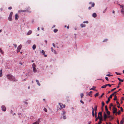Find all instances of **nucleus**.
<instances>
[{
  "instance_id": "13",
  "label": "nucleus",
  "mask_w": 124,
  "mask_h": 124,
  "mask_svg": "<svg viewBox=\"0 0 124 124\" xmlns=\"http://www.w3.org/2000/svg\"><path fill=\"white\" fill-rule=\"evenodd\" d=\"M32 33V31L31 30H29L27 33V35H29L31 34Z\"/></svg>"
},
{
  "instance_id": "59",
  "label": "nucleus",
  "mask_w": 124,
  "mask_h": 124,
  "mask_svg": "<svg viewBox=\"0 0 124 124\" xmlns=\"http://www.w3.org/2000/svg\"><path fill=\"white\" fill-rule=\"evenodd\" d=\"M36 82H37V83H38L39 82V81L38 80H36Z\"/></svg>"
},
{
  "instance_id": "48",
  "label": "nucleus",
  "mask_w": 124,
  "mask_h": 124,
  "mask_svg": "<svg viewBox=\"0 0 124 124\" xmlns=\"http://www.w3.org/2000/svg\"><path fill=\"white\" fill-rule=\"evenodd\" d=\"M116 95H115V98L114 99V100H116Z\"/></svg>"
},
{
  "instance_id": "49",
  "label": "nucleus",
  "mask_w": 124,
  "mask_h": 124,
  "mask_svg": "<svg viewBox=\"0 0 124 124\" xmlns=\"http://www.w3.org/2000/svg\"><path fill=\"white\" fill-rule=\"evenodd\" d=\"M92 91H90V92L89 93V95H90V94H91V93H92Z\"/></svg>"
},
{
  "instance_id": "30",
  "label": "nucleus",
  "mask_w": 124,
  "mask_h": 124,
  "mask_svg": "<svg viewBox=\"0 0 124 124\" xmlns=\"http://www.w3.org/2000/svg\"><path fill=\"white\" fill-rule=\"evenodd\" d=\"M115 73H116V74L117 75H121V74L120 73H117V72H115Z\"/></svg>"
},
{
  "instance_id": "23",
  "label": "nucleus",
  "mask_w": 124,
  "mask_h": 124,
  "mask_svg": "<svg viewBox=\"0 0 124 124\" xmlns=\"http://www.w3.org/2000/svg\"><path fill=\"white\" fill-rule=\"evenodd\" d=\"M99 95V94L98 93H96L95 94V95H94L95 97H96L97 96H98Z\"/></svg>"
},
{
  "instance_id": "21",
  "label": "nucleus",
  "mask_w": 124,
  "mask_h": 124,
  "mask_svg": "<svg viewBox=\"0 0 124 124\" xmlns=\"http://www.w3.org/2000/svg\"><path fill=\"white\" fill-rule=\"evenodd\" d=\"M106 86H107V85H103L101 87V88H105Z\"/></svg>"
},
{
  "instance_id": "41",
  "label": "nucleus",
  "mask_w": 124,
  "mask_h": 124,
  "mask_svg": "<svg viewBox=\"0 0 124 124\" xmlns=\"http://www.w3.org/2000/svg\"><path fill=\"white\" fill-rule=\"evenodd\" d=\"M120 109H121V111H122V112H123V109L122 108V107H120Z\"/></svg>"
},
{
  "instance_id": "5",
  "label": "nucleus",
  "mask_w": 124,
  "mask_h": 124,
  "mask_svg": "<svg viewBox=\"0 0 124 124\" xmlns=\"http://www.w3.org/2000/svg\"><path fill=\"white\" fill-rule=\"evenodd\" d=\"M117 108H116L114 107L113 110V114H114L115 113L117 112Z\"/></svg>"
},
{
  "instance_id": "7",
  "label": "nucleus",
  "mask_w": 124,
  "mask_h": 124,
  "mask_svg": "<svg viewBox=\"0 0 124 124\" xmlns=\"http://www.w3.org/2000/svg\"><path fill=\"white\" fill-rule=\"evenodd\" d=\"M118 92H114L112 94H111V95H110L109 97H108L109 98V99L112 98V96L114 95L115 94L117 93Z\"/></svg>"
},
{
  "instance_id": "56",
  "label": "nucleus",
  "mask_w": 124,
  "mask_h": 124,
  "mask_svg": "<svg viewBox=\"0 0 124 124\" xmlns=\"http://www.w3.org/2000/svg\"><path fill=\"white\" fill-rule=\"evenodd\" d=\"M53 46L54 47H55V44H54V43H53Z\"/></svg>"
},
{
  "instance_id": "11",
  "label": "nucleus",
  "mask_w": 124,
  "mask_h": 124,
  "mask_svg": "<svg viewBox=\"0 0 124 124\" xmlns=\"http://www.w3.org/2000/svg\"><path fill=\"white\" fill-rule=\"evenodd\" d=\"M102 117V113L101 112H100L98 114V117Z\"/></svg>"
},
{
  "instance_id": "37",
  "label": "nucleus",
  "mask_w": 124,
  "mask_h": 124,
  "mask_svg": "<svg viewBox=\"0 0 124 124\" xmlns=\"http://www.w3.org/2000/svg\"><path fill=\"white\" fill-rule=\"evenodd\" d=\"M25 11H26L24 10H20V11H19V12H25Z\"/></svg>"
},
{
  "instance_id": "14",
  "label": "nucleus",
  "mask_w": 124,
  "mask_h": 124,
  "mask_svg": "<svg viewBox=\"0 0 124 124\" xmlns=\"http://www.w3.org/2000/svg\"><path fill=\"white\" fill-rule=\"evenodd\" d=\"M19 17L18 16L17 14H16L15 16V19L16 20H17Z\"/></svg>"
},
{
  "instance_id": "52",
  "label": "nucleus",
  "mask_w": 124,
  "mask_h": 124,
  "mask_svg": "<svg viewBox=\"0 0 124 124\" xmlns=\"http://www.w3.org/2000/svg\"><path fill=\"white\" fill-rule=\"evenodd\" d=\"M105 79H106V80H107V81H108V77H105Z\"/></svg>"
},
{
  "instance_id": "19",
  "label": "nucleus",
  "mask_w": 124,
  "mask_h": 124,
  "mask_svg": "<svg viewBox=\"0 0 124 124\" xmlns=\"http://www.w3.org/2000/svg\"><path fill=\"white\" fill-rule=\"evenodd\" d=\"M93 16L94 17H95L96 16V14L95 13H94L93 14Z\"/></svg>"
},
{
  "instance_id": "26",
  "label": "nucleus",
  "mask_w": 124,
  "mask_h": 124,
  "mask_svg": "<svg viewBox=\"0 0 124 124\" xmlns=\"http://www.w3.org/2000/svg\"><path fill=\"white\" fill-rule=\"evenodd\" d=\"M118 80L120 82H123V80H122L120 78H118Z\"/></svg>"
},
{
  "instance_id": "39",
  "label": "nucleus",
  "mask_w": 124,
  "mask_h": 124,
  "mask_svg": "<svg viewBox=\"0 0 124 124\" xmlns=\"http://www.w3.org/2000/svg\"><path fill=\"white\" fill-rule=\"evenodd\" d=\"M102 106H103L104 105V103L103 102H102Z\"/></svg>"
},
{
  "instance_id": "43",
  "label": "nucleus",
  "mask_w": 124,
  "mask_h": 124,
  "mask_svg": "<svg viewBox=\"0 0 124 124\" xmlns=\"http://www.w3.org/2000/svg\"><path fill=\"white\" fill-rule=\"evenodd\" d=\"M101 123V121H99L97 124H100Z\"/></svg>"
},
{
  "instance_id": "42",
  "label": "nucleus",
  "mask_w": 124,
  "mask_h": 124,
  "mask_svg": "<svg viewBox=\"0 0 124 124\" xmlns=\"http://www.w3.org/2000/svg\"><path fill=\"white\" fill-rule=\"evenodd\" d=\"M117 113L118 115H119L120 113V111L119 110V111Z\"/></svg>"
},
{
  "instance_id": "4",
  "label": "nucleus",
  "mask_w": 124,
  "mask_h": 124,
  "mask_svg": "<svg viewBox=\"0 0 124 124\" xmlns=\"http://www.w3.org/2000/svg\"><path fill=\"white\" fill-rule=\"evenodd\" d=\"M120 5V6L121 8H122V9L121 11L122 13L124 15V6L123 5Z\"/></svg>"
},
{
  "instance_id": "62",
  "label": "nucleus",
  "mask_w": 124,
  "mask_h": 124,
  "mask_svg": "<svg viewBox=\"0 0 124 124\" xmlns=\"http://www.w3.org/2000/svg\"><path fill=\"white\" fill-rule=\"evenodd\" d=\"M44 56L45 57H46L47 56V55H46V54H44Z\"/></svg>"
},
{
  "instance_id": "36",
  "label": "nucleus",
  "mask_w": 124,
  "mask_h": 124,
  "mask_svg": "<svg viewBox=\"0 0 124 124\" xmlns=\"http://www.w3.org/2000/svg\"><path fill=\"white\" fill-rule=\"evenodd\" d=\"M107 85V86H108L109 87H110L111 86V85L109 84H106Z\"/></svg>"
},
{
  "instance_id": "16",
  "label": "nucleus",
  "mask_w": 124,
  "mask_h": 124,
  "mask_svg": "<svg viewBox=\"0 0 124 124\" xmlns=\"http://www.w3.org/2000/svg\"><path fill=\"white\" fill-rule=\"evenodd\" d=\"M51 49L52 51V52H54V53L55 54H57L56 52V51H55V50H54V51L52 47H51Z\"/></svg>"
},
{
  "instance_id": "9",
  "label": "nucleus",
  "mask_w": 124,
  "mask_h": 124,
  "mask_svg": "<svg viewBox=\"0 0 124 124\" xmlns=\"http://www.w3.org/2000/svg\"><path fill=\"white\" fill-rule=\"evenodd\" d=\"M40 119H38L37 121L33 123V124H39L40 122Z\"/></svg>"
},
{
  "instance_id": "22",
  "label": "nucleus",
  "mask_w": 124,
  "mask_h": 124,
  "mask_svg": "<svg viewBox=\"0 0 124 124\" xmlns=\"http://www.w3.org/2000/svg\"><path fill=\"white\" fill-rule=\"evenodd\" d=\"M107 112V115H109L110 114V112L109 111H108V110L106 111Z\"/></svg>"
},
{
  "instance_id": "46",
  "label": "nucleus",
  "mask_w": 124,
  "mask_h": 124,
  "mask_svg": "<svg viewBox=\"0 0 124 124\" xmlns=\"http://www.w3.org/2000/svg\"><path fill=\"white\" fill-rule=\"evenodd\" d=\"M44 111L46 112L47 111V109L45 108H44Z\"/></svg>"
},
{
  "instance_id": "45",
  "label": "nucleus",
  "mask_w": 124,
  "mask_h": 124,
  "mask_svg": "<svg viewBox=\"0 0 124 124\" xmlns=\"http://www.w3.org/2000/svg\"><path fill=\"white\" fill-rule=\"evenodd\" d=\"M14 45V46L15 48H16L17 47V45L16 44H13Z\"/></svg>"
},
{
  "instance_id": "2",
  "label": "nucleus",
  "mask_w": 124,
  "mask_h": 124,
  "mask_svg": "<svg viewBox=\"0 0 124 124\" xmlns=\"http://www.w3.org/2000/svg\"><path fill=\"white\" fill-rule=\"evenodd\" d=\"M32 68H33V71L34 72H36L37 70L36 69V66L35 63H33L32 65Z\"/></svg>"
},
{
  "instance_id": "34",
  "label": "nucleus",
  "mask_w": 124,
  "mask_h": 124,
  "mask_svg": "<svg viewBox=\"0 0 124 124\" xmlns=\"http://www.w3.org/2000/svg\"><path fill=\"white\" fill-rule=\"evenodd\" d=\"M116 89V88H115L114 89H113L111 90V92L113 91H114V90H115Z\"/></svg>"
},
{
  "instance_id": "50",
  "label": "nucleus",
  "mask_w": 124,
  "mask_h": 124,
  "mask_svg": "<svg viewBox=\"0 0 124 124\" xmlns=\"http://www.w3.org/2000/svg\"><path fill=\"white\" fill-rule=\"evenodd\" d=\"M117 107L118 108H120V104L119 103H118V105H117Z\"/></svg>"
},
{
  "instance_id": "31",
  "label": "nucleus",
  "mask_w": 124,
  "mask_h": 124,
  "mask_svg": "<svg viewBox=\"0 0 124 124\" xmlns=\"http://www.w3.org/2000/svg\"><path fill=\"white\" fill-rule=\"evenodd\" d=\"M80 96L81 98H82L84 96V94L83 93H81L80 94Z\"/></svg>"
},
{
  "instance_id": "24",
  "label": "nucleus",
  "mask_w": 124,
  "mask_h": 124,
  "mask_svg": "<svg viewBox=\"0 0 124 124\" xmlns=\"http://www.w3.org/2000/svg\"><path fill=\"white\" fill-rule=\"evenodd\" d=\"M110 101V99H109V98H108V100L106 101V103H107L108 104V103Z\"/></svg>"
},
{
  "instance_id": "25",
  "label": "nucleus",
  "mask_w": 124,
  "mask_h": 124,
  "mask_svg": "<svg viewBox=\"0 0 124 124\" xmlns=\"http://www.w3.org/2000/svg\"><path fill=\"white\" fill-rule=\"evenodd\" d=\"M81 27H85V25L83 24H81Z\"/></svg>"
},
{
  "instance_id": "63",
  "label": "nucleus",
  "mask_w": 124,
  "mask_h": 124,
  "mask_svg": "<svg viewBox=\"0 0 124 124\" xmlns=\"http://www.w3.org/2000/svg\"><path fill=\"white\" fill-rule=\"evenodd\" d=\"M117 124H119V121H118V120H117Z\"/></svg>"
},
{
  "instance_id": "29",
  "label": "nucleus",
  "mask_w": 124,
  "mask_h": 124,
  "mask_svg": "<svg viewBox=\"0 0 124 124\" xmlns=\"http://www.w3.org/2000/svg\"><path fill=\"white\" fill-rule=\"evenodd\" d=\"M41 53L43 55H44L45 53V52L43 50H42L41 51Z\"/></svg>"
},
{
  "instance_id": "40",
  "label": "nucleus",
  "mask_w": 124,
  "mask_h": 124,
  "mask_svg": "<svg viewBox=\"0 0 124 124\" xmlns=\"http://www.w3.org/2000/svg\"><path fill=\"white\" fill-rule=\"evenodd\" d=\"M112 75H110L109 74H108L106 75V76H112Z\"/></svg>"
},
{
  "instance_id": "51",
  "label": "nucleus",
  "mask_w": 124,
  "mask_h": 124,
  "mask_svg": "<svg viewBox=\"0 0 124 124\" xmlns=\"http://www.w3.org/2000/svg\"><path fill=\"white\" fill-rule=\"evenodd\" d=\"M12 7H9V8H8V9H10V10H11V9H12Z\"/></svg>"
},
{
  "instance_id": "57",
  "label": "nucleus",
  "mask_w": 124,
  "mask_h": 124,
  "mask_svg": "<svg viewBox=\"0 0 124 124\" xmlns=\"http://www.w3.org/2000/svg\"><path fill=\"white\" fill-rule=\"evenodd\" d=\"M84 23H88V21H85V22H83Z\"/></svg>"
},
{
  "instance_id": "60",
  "label": "nucleus",
  "mask_w": 124,
  "mask_h": 124,
  "mask_svg": "<svg viewBox=\"0 0 124 124\" xmlns=\"http://www.w3.org/2000/svg\"><path fill=\"white\" fill-rule=\"evenodd\" d=\"M104 94V93H103L101 95V97H102Z\"/></svg>"
},
{
  "instance_id": "18",
  "label": "nucleus",
  "mask_w": 124,
  "mask_h": 124,
  "mask_svg": "<svg viewBox=\"0 0 124 124\" xmlns=\"http://www.w3.org/2000/svg\"><path fill=\"white\" fill-rule=\"evenodd\" d=\"M36 48V46L35 45H34L32 46V48L33 50H35Z\"/></svg>"
},
{
  "instance_id": "6",
  "label": "nucleus",
  "mask_w": 124,
  "mask_h": 124,
  "mask_svg": "<svg viewBox=\"0 0 124 124\" xmlns=\"http://www.w3.org/2000/svg\"><path fill=\"white\" fill-rule=\"evenodd\" d=\"M59 105H60V107L62 108H64L65 107V105H63L62 103H59Z\"/></svg>"
},
{
  "instance_id": "54",
  "label": "nucleus",
  "mask_w": 124,
  "mask_h": 124,
  "mask_svg": "<svg viewBox=\"0 0 124 124\" xmlns=\"http://www.w3.org/2000/svg\"><path fill=\"white\" fill-rule=\"evenodd\" d=\"M63 118L64 119H66V117L65 116H64L63 117Z\"/></svg>"
},
{
  "instance_id": "35",
  "label": "nucleus",
  "mask_w": 124,
  "mask_h": 124,
  "mask_svg": "<svg viewBox=\"0 0 124 124\" xmlns=\"http://www.w3.org/2000/svg\"><path fill=\"white\" fill-rule=\"evenodd\" d=\"M93 88H91L90 90H94V89H95V87H94V86H93Z\"/></svg>"
},
{
  "instance_id": "61",
  "label": "nucleus",
  "mask_w": 124,
  "mask_h": 124,
  "mask_svg": "<svg viewBox=\"0 0 124 124\" xmlns=\"http://www.w3.org/2000/svg\"><path fill=\"white\" fill-rule=\"evenodd\" d=\"M91 7H89L88 8L89 9H90L91 8Z\"/></svg>"
},
{
  "instance_id": "55",
  "label": "nucleus",
  "mask_w": 124,
  "mask_h": 124,
  "mask_svg": "<svg viewBox=\"0 0 124 124\" xmlns=\"http://www.w3.org/2000/svg\"><path fill=\"white\" fill-rule=\"evenodd\" d=\"M80 102L82 103L83 104L84 103V102L82 101V100H81L80 101Z\"/></svg>"
},
{
  "instance_id": "20",
  "label": "nucleus",
  "mask_w": 124,
  "mask_h": 124,
  "mask_svg": "<svg viewBox=\"0 0 124 124\" xmlns=\"http://www.w3.org/2000/svg\"><path fill=\"white\" fill-rule=\"evenodd\" d=\"M2 76V71L1 70H0V77H1Z\"/></svg>"
},
{
  "instance_id": "28",
  "label": "nucleus",
  "mask_w": 124,
  "mask_h": 124,
  "mask_svg": "<svg viewBox=\"0 0 124 124\" xmlns=\"http://www.w3.org/2000/svg\"><path fill=\"white\" fill-rule=\"evenodd\" d=\"M58 31V30L57 29H55L54 30V32L56 33Z\"/></svg>"
},
{
  "instance_id": "15",
  "label": "nucleus",
  "mask_w": 124,
  "mask_h": 124,
  "mask_svg": "<svg viewBox=\"0 0 124 124\" xmlns=\"http://www.w3.org/2000/svg\"><path fill=\"white\" fill-rule=\"evenodd\" d=\"M92 115L93 116H94V108H93V107H92Z\"/></svg>"
},
{
  "instance_id": "27",
  "label": "nucleus",
  "mask_w": 124,
  "mask_h": 124,
  "mask_svg": "<svg viewBox=\"0 0 124 124\" xmlns=\"http://www.w3.org/2000/svg\"><path fill=\"white\" fill-rule=\"evenodd\" d=\"M98 118L99 119V121H101V120H102V117H98Z\"/></svg>"
},
{
  "instance_id": "17",
  "label": "nucleus",
  "mask_w": 124,
  "mask_h": 124,
  "mask_svg": "<svg viewBox=\"0 0 124 124\" xmlns=\"http://www.w3.org/2000/svg\"><path fill=\"white\" fill-rule=\"evenodd\" d=\"M12 16H9L8 18V19L10 21H11L12 20Z\"/></svg>"
},
{
  "instance_id": "1",
  "label": "nucleus",
  "mask_w": 124,
  "mask_h": 124,
  "mask_svg": "<svg viewBox=\"0 0 124 124\" xmlns=\"http://www.w3.org/2000/svg\"><path fill=\"white\" fill-rule=\"evenodd\" d=\"M7 77L8 79L10 80L15 81H17V80L15 79V78L11 74H8L7 76Z\"/></svg>"
},
{
  "instance_id": "64",
  "label": "nucleus",
  "mask_w": 124,
  "mask_h": 124,
  "mask_svg": "<svg viewBox=\"0 0 124 124\" xmlns=\"http://www.w3.org/2000/svg\"><path fill=\"white\" fill-rule=\"evenodd\" d=\"M91 123V122L90 121L88 122V124H90Z\"/></svg>"
},
{
  "instance_id": "44",
  "label": "nucleus",
  "mask_w": 124,
  "mask_h": 124,
  "mask_svg": "<svg viewBox=\"0 0 124 124\" xmlns=\"http://www.w3.org/2000/svg\"><path fill=\"white\" fill-rule=\"evenodd\" d=\"M0 52L2 54H3V52L0 49Z\"/></svg>"
},
{
  "instance_id": "58",
  "label": "nucleus",
  "mask_w": 124,
  "mask_h": 124,
  "mask_svg": "<svg viewBox=\"0 0 124 124\" xmlns=\"http://www.w3.org/2000/svg\"><path fill=\"white\" fill-rule=\"evenodd\" d=\"M37 84L38 85H39V86L40 85V84L39 82L38 83H37Z\"/></svg>"
},
{
  "instance_id": "33",
  "label": "nucleus",
  "mask_w": 124,
  "mask_h": 124,
  "mask_svg": "<svg viewBox=\"0 0 124 124\" xmlns=\"http://www.w3.org/2000/svg\"><path fill=\"white\" fill-rule=\"evenodd\" d=\"M13 13L12 12H11L9 16H12V15H13Z\"/></svg>"
},
{
  "instance_id": "32",
  "label": "nucleus",
  "mask_w": 124,
  "mask_h": 124,
  "mask_svg": "<svg viewBox=\"0 0 124 124\" xmlns=\"http://www.w3.org/2000/svg\"><path fill=\"white\" fill-rule=\"evenodd\" d=\"M105 108L106 111H107V110H108V109L107 108V106H105Z\"/></svg>"
},
{
  "instance_id": "12",
  "label": "nucleus",
  "mask_w": 124,
  "mask_h": 124,
  "mask_svg": "<svg viewBox=\"0 0 124 124\" xmlns=\"http://www.w3.org/2000/svg\"><path fill=\"white\" fill-rule=\"evenodd\" d=\"M104 120H105L106 118H107V116L105 114H104Z\"/></svg>"
},
{
  "instance_id": "53",
  "label": "nucleus",
  "mask_w": 124,
  "mask_h": 124,
  "mask_svg": "<svg viewBox=\"0 0 124 124\" xmlns=\"http://www.w3.org/2000/svg\"><path fill=\"white\" fill-rule=\"evenodd\" d=\"M63 115H64V114H65L66 113V112L65 111H63Z\"/></svg>"
},
{
  "instance_id": "8",
  "label": "nucleus",
  "mask_w": 124,
  "mask_h": 124,
  "mask_svg": "<svg viewBox=\"0 0 124 124\" xmlns=\"http://www.w3.org/2000/svg\"><path fill=\"white\" fill-rule=\"evenodd\" d=\"M97 106L96 105H95V107L94 108V110L95 111V117H96V111L97 110Z\"/></svg>"
},
{
  "instance_id": "10",
  "label": "nucleus",
  "mask_w": 124,
  "mask_h": 124,
  "mask_svg": "<svg viewBox=\"0 0 124 124\" xmlns=\"http://www.w3.org/2000/svg\"><path fill=\"white\" fill-rule=\"evenodd\" d=\"M3 111H5L6 110V108L4 106H2L1 107Z\"/></svg>"
},
{
  "instance_id": "38",
  "label": "nucleus",
  "mask_w": 124,
  "mask_h": 124,
  "mask_svg": "<svg viewBox=\"0 0 124 124\" xmlns=\"http://www.w3.org/2000/svg\"><path fill=\"white\" fill-rule=\"evenodd\" d=\"M94 6V3H92V7H93Z\"/></svg>"
},
{
  "instance_id": "3",
  "label": "nucleus",
  "mask_w": 124,
  "mask_h": 124,
  "mask_svg": "<svg viewBox=\"0 0 124 124\" xmlns=\"http://www.w3.org/2000/svg\"><path fill=\"white\" fill-rule=\"evenodd\" d=\"M22 47V45H20L18 46L17 49V53L20 52V50L21 49Z\"/></svg>"
},
{
  "instance_id": "47",
  "label": "nucleus",
  "mask_w": 124,
  "mask_h": 124,
  "mask_svg": "<svg viewBox=\"0 0 124 124\" xmlns=\"http://www.w3.org/2000/svg\"><path fill=\"white\" fill-rule=\"evenodd\" d=\"M123 121L122 120L120 122L121 124H123Z\"/></svg>"
}]
</instances>
